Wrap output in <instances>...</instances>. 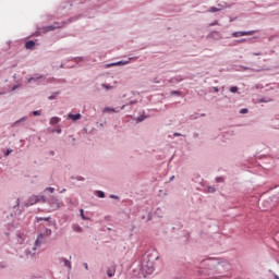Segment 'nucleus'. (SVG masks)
Listing matches in <instances>:
<instances>
[{
    "mask_svg": "<svg viewBox=\"0 0 279 279\" xmlns=\"http://www.w3.org/2000/svg\"><path fill=\"white\" fill-rule=\"evenodd\" d=\"M10 154H12V149H8L5 156H10Z\"/></svg>",
    "mask_w": 279,
    "mask_h": 279,
    "instance_id": "5701e85b",
    "label": "nucleus"
},
{
    "mask_svg": "<svg viewBox=\"0 0 279 279\" xmlns=\"http://www.w3.org/2000/svg\"><path fill=\"white\" fill-rule=\"evenodd\" d=\"M84 267H85V269H88V264L85 263V264H84Z\"/></svg>",
    "mask_w": 279,
    "mask_h": 279,
    "instance_id": "a878e982",
    "label": "nucleus"
},
{
    "mask_svg": "<svg viewBox=\"0 0 279 279\" xmlns=\"http://www.w3.org/2000/svg\"><path fill=\"white\" fill-rule=\"evenodd\" d=\"M143 271L145 274H154V265L151 263H147V265L143 266Z\"/></svg>",
    "mask_w": 279,
    "mask_h": 279,
    "instance_id": "f03ea898",
    "label": "nucleus"
},
{
    "mask_svg": "<svg viewBox=\"0 0 279 279\" xmlns=\"http://www.w3.org/2000/svg\"><path fill=\"white\" fill-rule=\"evenodd\" d=\"M217 182H221V179H217Z\"/></svg>",
    "mask_w": 279,
    "mask_h": 279,
    "instance_id": "7c9ffc66",
    "label": "nucleus"
},
{
    "mask_svg": "<svg viewBox=\"0 0 279 279\" xmlns=\"http://www.w3.org/2000/svg\"><path fill=\"white\" fill-rule=\"evenodd\" d=\"M105 112H114V109L105 108Z\"/></svg>",
    "mask_w": 279,
    "mask_h": 279,
    "instance_id": "6ab92c4d",
    "label": "nucleus"
},
{
    "mask_svg": "<svg viewBox=\"0 0 279 279\" xmlns=\"http://www.w3.org/2000/svg\"><path fill=\"white\" fill-rule=\"evenodd\" d=\"M0 269H5V265L4 264H0Z\"/></svg>",
    "mask_w": 279,
    "mask_h": 279,
    "instance_id": "b1692460",
    "label": "nucleus"
},
{
    "mask_svg": "<svg viewBox=\"0 0 279 279\" xmlns=\"http://www.w3.org/2000/svg\"><path fill=\"white\" fill-rule=\"evenodd\" d=\"M230 92L231 93H238L239 92V87L232 86V87H230Z\"/></svg>",
    "mask_w": 279,
    "mask_h": 279,
    "instance_id": "4468645a",
    "label": "nucleus"
},
{
    "mask_svg": "<svg viewBox=\"0 0 279 279\" xmlns=\"http://www.w3.org/2000/svg\"><path fill=\"white\" fill-rule=\"evenodd\" d=\"M50 123H51V125H56V124L60 123V118H58V117L51 118Z\"/></svg>",
    "mask_w": 279,
    "mask_h": 279,
    "instance_id": "9b49d317",
    "label": "nucleus"
},
{
    "mask_svg": "<svg viewBox=\"0 0 279 279\" xmlns=\"http://www.w3.org/2000/svg\"><path fill=\"white\" fill-rule=\"evenodd\" d=\"M33 114H34V117H39L40 116V111H34Z\"/></svg>",
    "mask_w": 279,
    "mask_h": 279,
    "instance_id": "412c9836",
    "label": "nucleus"
},
{
    "mask_svg": "<svg viewBox=\"0 0 279 279\" xmlns=\"http://www.w3.org/2000/svg\"><path fill=\"white\" fill-rule=\"evenodd\" d=\"M36 43L29 40L25 44L26 49H34Z\"/></svg>",
    "mask_w": 279,
    "mask_h": 279,
    "instance_id": "9d476101",
    "label": "nucleus"
},
{
    "mask_svg": "<svg viewBox=\"0 0 279 279\" xmlns=\"http://www.w3.org/2000/svg\"><path fill=\"white\" fill-rule=\"evenodd\" d=\"M97 195H98V197H101V198L106 197V194H104L102 191H98Z\"/></svg>",
    "mask_w": 279,
    "mask_h": 279,
    "instance_id": "2eb2a0df",
    "label": "nucleus"
},
{
    "mask_svg": "<svg viewBox=\"0 0 279 279\" xmlns=\"http://www.w3.org/2000/svg\"><path fill=\"white\" fill-rule=\"evenodd\" d=\"M254 34H256V31L234 32L232 36L233 38H239L241 36H254Z\"/></svg>",
    "mask_w": 279,
    "mask_h": 279,
    "instance_id": "f257e3e1",
    "label": "nucleus"
},
{
    "mask_svg": "<svg viewBox=\"0 0 279 279\" xmlns=\"http://www.w3.org/2000/svg\"><path fill=\"white\" fill-rule=\"evenodd\" d=\"M38 202H40V197L31 196L26 206H34V204H38Z\"/></svg>",
    "mask_w": 279,
    "mask_h": 279,
    "instance_id": "20e7f679",
    "label": "nucleus"
},
{
    "mask_svg": "<svg viewBox=\"0 0 279 279\" xmlns=\"http://www.w3.org/2000/svg\"><path fill=\"white\" fill-rule=\"evenodd\" d=\"M41 76H37V77H32L28 80V82H34L35 80H40Z\"/></svg>",
    "mask_w": 279,
    "mask_h": 279,
    "instance_id": "f3484780",
    "label": "nucleus"
},
{
    "mask_svg": "<svg viewBox=\"0 0 279 279\" xmlns=\"http://www.w3.org/2000/svg\"><path fill=\"white\" fill-rule=\"evenodd\" d=\"M80 213H81L82 218L86 219V217H84V209H81Z\"/></svg>",
    "mask_w": 279,
    "mask_h": 279,
    "instance_id": "4be33fe9",
    "label": "nucleus"
},
{
    "mask_svg": "<svg viewBox=\"0 0 279 279\" xmlns=\"http://www.w3.org/2000/svg\"><path fill=\"white\" fill-rule=\"evenodd\" d=\"M68 119H71L72 121H80V119H82V114H80V113H76V114L69 113Z\"/></svg>",
    "mask_w": 279,
    "mask_h": 279,
    "instance_id": "423d86ee",
    "label": "nucleus"
},
{
    "mask_svg": "<svg viewBox=\"0 0 279 279\" xmlns=\"http://www.w3.org/2000/svg\"><path fill=\"white\" fill-rule=\"evenodd\" d=\"M44 221H49V218H44Z\"/></svg>",
    "mask_w": 279,
    "mask_h": 279,
    "instance_id": "bb28decb",
    "label": "nucleus"
},
{
    "mask_svg": "<svg viewBox=\"0 0 279 279\" xmlns=\"http://www.w3.org/2000/svg\"><path fill=\"white\" fill-rule=\"evenodd\" d=\"M240 112H241V114H247V109H245V108H244V109H241Z\"/></svg>",
    "mask_w": 279,
    "mask_h": 279,
    "instance_id": "aec40b11",
    "label": "nucleus"
},
{
    "mask_svg": "<svg viewBox=\"0 0 279 279\" xmlns=\"http://www.w3.org/2000/svg\"><path fill=\"white\" fill-rule=\"evenodd\" d=\"M102 88H106L107 90H110V88H112V86L102 84Z\"/></svg>",
    "mask_w": 279,
    "mask_h": 279,
    "instance_id": "dca6fc26",
    "label": "nucleus"
},
{
    "mask_svg": "<svg viewBox=\"0 0 279 279\" xmlns=\"http://www.w3.org/2000/svg\"><path fill=\"white\" fill-rule=\"evenodd\" d=\"M223 5L221 4H218V8L217 7H211L207 10V12H211V13H215V12H221Z\"/></svg>",
    "mask_w": 279,
    "mask_h": 279,
    "instance_id": "0eeeda50",
    "label": "nucleus"
},
{
    "mask_svg": "<svg viewBox=\"0 0 279 279\" xmlns=\"http://www.w3.org/2000/svg\"><path fill=\"white\" fill-rule=\"evenodd\" d=\"M41 234H44V236H51V229H46Z\"/></svg>",
    "mask_w": 279,
    "mask_h": 279,
    "instance_id": "f8f14e48",
    "label": "nucleus"
},
{
    "mask_svg": "<svg viewBox=\"0 0 279 279\" xmlns=\"http://www.w3.org/2000/svg\"><path fill=\"white\" fill-rule=\"evenodd\" d=\"M64 266L71 269V262L69 259H63Z\"/></svg>",
    "mask_w": 279,
    "mask_h": 279,
    "instance_id": "ddd939ff",
    "label": "nucleus"
},
{
    "mask_svg": "<svg viewBox=\"0 0 279 279\" xmlns=\"http://www.w3.org/2000/svg\"><path fill=\"white\" fill-rule=\"evenodd\" d=\"M111 198H112V199H118V197H117V196H114V195H111Z\"/></svg>",
    "mask_w": 279,
    "mask_h": 279,
    "instance_id": "393cba45",
    "label": "nucleus"
},
{
    "mask_svg": "<svg viewBox=\"0 0 279 279\" xmlns=\"http://www.w3.org/2000/svg\"><path fill=\"white\" fill-rule=\"evenodd\" d=\"M43 243H45V234L40 233L35 241V247H40Z\"/></svg>",
    "mask_w": 279,
    "mask_h": 279,
    "instance_id": "7ed1b4c3",
    "label": "nucleus"
},
{
    "mask_svg": "<svg viewBox=\"0 0 279 279\" xmlns=\"http://www.w3.org/2000/svg\"><path fill=\"white\" fill-rule=\"evenodd\" d=\"M60 132H61V131L59 130L58 133L60 134Z\"/></svg>",
    "mask_w": 279,
    "mask_h": 279,
    "instance_id": "473e14b6",
    "label": "nucleus"
},
{
    "mask_svg": "<svg viewBox=\"0 0 279 279\" xmlns=\"http://www.w3.org/2000/svg\"><path fill=\"white\" fill-rule=\"evenodd\" d=\"M49 99H53L52 96H50Z\"/></svg>",
    "mask_w": 279,
    "mask_h": 279,
    "instance_id": "2f4dec72",
    "label": "nucleus"
},
{
    "mask_svg": "<svg viewBox=\"0 0 279 279\" xmlns=\"http://www.w3.org/2000/svg\"><path fill=\"white\" fill-rule=\"evenodd\" d=\"M114 272H116L114 267L108 268V270H107V276H108L109 278H113V277H114Z\"/></svg>",
    "mask_w": 279,
    "mask_h": 279,
    "instance_id": "1a4fd4ad",
    "label": "nucleus"
},
{
    "mask_svg": "<svg viewBox=\"0 0 279 279\" xmlns=\"http://www.w3.org/2000/svg\"><path fill=\"white\" fill-rule=\"evenodd\" d=\"M33 250H36V247H34Z\"/></svg>",
    "mask_w": 279,
    "mask_h": 279,
    "instance_id": "72a5a7b5",
    "label": "nucleus"
},
{
    "mask_svg": "<svg viewBox=\"0 0 279 279\" xmlns=\"http://www.w3.org/2000/svg\"><path fill=\"white\" fill-rule=\"evenodd\" d=\"M46 191H49L50 193H53L56 191V189H53V187H46Z\"/></svg>",
    "mask_w": 279,
    "mask_h": 279,
    "instance_id": "a211bd4d",
    "label": "nucleus"
},
{
    "mask_svg": "<svg viewBox=\"0 0 279 279\" xmlns=\"http://www.w3.org/2000/svg\"><path fill=\"white\" fill-rule=\"evenodd\" d=\"M60 207V203H57V208H59Z\"/></svg>",
    "mask_w": 279,
    "mask_h": 279,
    "instance_id": "c85d7f7f",
    "label": "nucleus"
},
{
    "mask_svg": "<svg viewBox=\"0 0 279 279\" xmlns=\"http://www.w3.org/2000/svg\"><path fill=\"white\" fill-rule=\"evenodd\" d=\"M240 43H245V39H242Z\"/></svg>",
    "mask_w": 279,
    "mask_h": 279,
    "instance_id": "c756f323",
    "label": "nucleus"
},
{
    "mask_svg": "<svg viewBox=\"0 0 279 279\" xmlns=\"http://www.w3.org/2000/svg\"><path fill=\"white\" fill-rule=\"evenodd\" d=\"M174 136H180V134L179 133H174Z\"/></svg>",
    "mask_w": 279,
    "mask_h": 279,
    "instance_id": "cd10ccee",
    "label": "nucleus"
},
{
    "mask_svg": "<svg viewBox=\"0 0 279 279\" xmlns=\"http://www.w3.org/2000/svg\"><path fill=\"white\" fill-rule=\"evenodd\" d=\"M131 60H132V58H129V60H126V61H119L116 63H111V64H109V66H125V64H130Z\"/></svg>",
    "mask_w": 279,
    "mask_h": 279,
    "instance_id": "39448f33",
    "label": "nucleus"
},
{
    "mask_svg": "<svg viewBox=\"0 0 279 279\" xmlns=\"http://www.w3.org/2000/svg\"><path fill=\"white\" fill-rule=\"evenodd\" d=\"M59 25L58 24H56V25H50V26H47L46 28H45V32H53V29H59Z\"/></svg>",
    "mask_w": 279,
    "mask_h": 279,
    "instance_id": "6e6552de",
    "label": "nucleus"
}]
</instances>
